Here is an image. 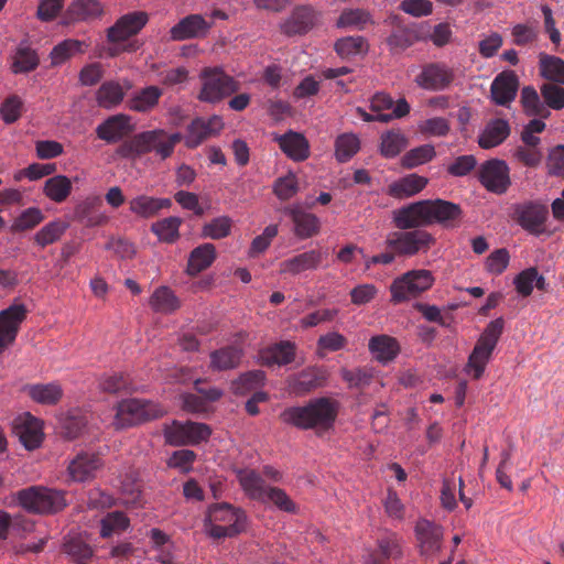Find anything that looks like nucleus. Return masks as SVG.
I'll list each match as a JSON object with an SVG mask.
<instances>
[{"label":"nucleus","instance_id":"obj_37","mask_svg":"<svg viewBox=\"0 0 564 564\" xmlns=\"http://www.w3.org/2000/svg\"><path fill=\"white\" fill-rule=\"evenodd\" d=\"M216 259V248L213 243L206 242L194 248L187 261L186 272L194 276L212 265Z\"/></svg>","mask_w":564,"mask_h":564},{"label":"nucleus","instance_id":"obj_63","mask_svg":"<svg viewBox=\"0 0 564 564\" xmlns=\"http://www.w3.org/2000/svg\"><path fill=\"white\" fill-rule=\"evenodd\" d=\"M232 220L228 216H219L205 224L202 236L214 240L226 238L230 235Z\"/></svg>","mask_w":564,"mask_h":564},{"label":"nucleus","instance_id":"obj_29","mask_svg":"<svg viewBox=\"0 0 564 564\" xmlns=\"http://www.w3.org/2000/svg\"><path fill=\"white\" fill-rule=\"evenodd\" d=\"M296 346L289 340H282L259 351V360L263 366H284L295 358Z\"/></svg>","mask_w":564,"mask_h":564},{"label":"nucleus","instance_id":"obj_22","mask_svg":"<svg viewBox=\"0 0 564 564\" xmlns=\"http://www.w3.org/2000/svg\"><path fill=\"white\" fill-rule=\"evenodd\" d=\"M148 14L143 11H134L122 15L108 30L110 42H121L139 33L148 22Z\"/></svg>","mask_w":564,"mask_h":564},{"label":"nucleus","instance_id":"obj_58","mask_svg":"<svg viewBox=\"0 0 564 564\" xmlns=\"http://www.w3.org/2000/svg\"><path fill=\"white\" fill-rule=\"evenodd\" d=\"M341 58H351L367 52V42L362 36H346L336 41L334 46Z\"/></svg>","mask_w":564,"mask_h":564},{"label":"nucleus","instance_id":"obj_53","mask_svg":"<svg viewBox=\"0 0 564 564\" xmlns=\"http://www.w3.org/2000/svg\"><path fill=\"white\" fill-rule=\"evenodd\" d=\"M359 150L360 140L355 133H341L335 140V158L339 163L348 162Z\"/></svg>","mask_w":564,"mask_h":564},{"label":"nucleus","instance_id":"obj_1","mask_svg":"<svg viewBox=\"0 0 564 564\" xmlns=\"http://www.w3.org/2000/svg\"><path fill=\"white\" fill-rule=\"evenodd\" d=\"M340 404L328 397L310 400L304 405L289 406L280 413L284 424L299 430H312L317 436H323L334 430Z\"/></svg>","mask_w":564,"mask_h":564},{"label":"nucleus","instance_id":"obj_49","mask_svg":"<svg viewBox=\"0 0 564 564\" xmlns=\"http://www.w3.org/2000/svg\"><path fill=\"white\" fill-rule=\"evenodd\" d=\"M72 182L65 175H54L44 183V195L54 203L61 204L67 199L72 193Z\"/></svg>","mask_w":564,"mask_h":564},{"label":"nucleus","instance_id":"obj_32","mask_svg":"<svg viewBox=\"0 0 564 564\" xmlns=\"http://www.w3.org/2000/svg\"><path fill=\"white\" fill-rule=\"evenodd\" d=\"M325 372L319 368L310 367L303 369L289 380V387L297 395L305 394L325 382Z\"/></svg>","mask_w":564,"mask_h":564},{"label":"nucleus","instance_id":"obj_36","mask_svg":"<svg viewBox=\"0 0 564 564\" xmlns=\"http://www.w3.org/2000/svg\"><path fill=\"white\" fill-rule=\"evenodd\" d=\"M40 57L31 45L23 41L21 42L12 56L11 70L14 74H26L37 68Z\"/></svg>","mask_w":564,"mask_h":564},{"label":"nucleus","instance_id":"obj_31","mask_svg":"<svg viewBox=\"0 0 564 564\" xmlns=\"http://www.w3.org/2000/svg\"><path fill=\"white\" fill-rule=\"evenodd\" d=\"M171 198H158L148 195H139L129 202V209L132 214L141 218H152L156 216L160 210L169 209L172 207Z\"/></svg>","mask_w":564,"mask_h":564},{"label":"nucleus","instance_id":"obj_45","mask_svg":"<svg viewBox=\"0 0 564 564\" xmlns=\"http://www.w3.org/2000/svg\"><path fill=\"white\" fill-rule=\"evenodd\" d=\"M87 48L88 44L85 41L66 39L52 48L50 53L51 63L53 66L61 65L68 58L85 53Z\"/></svg>","mask_w":564,"mask_h":564},{"label":"nucleus","instance_id":"obj_61","mask_svg":"<svg viewBox=\"0 0 564 564\" xmlns=\"http://www.w3.org/2000/svg\"><path fill=\"white\" fill-rule=\"evenodd\" d=\"M129 527V519L122 511L109 512L100 521V535L109 538L113 533L124 531Z\"/></svg>","mask_w":564,"mask_h":564},{"label":"nucleus","instance_id":"obj_56","mask_svg":"<svg viewBox=\"0 0 564 564\" xmlns=\"http://www.w3.org/2000/svg\"><path fill=\"white\" fill-rule=\"evenodd\" d=\"M43 212L37 207H29L24 209L11 224L10 231L12 234L23 232L35 228L44 220Z\"/></svg>","mask_w":564,"mask_h":564},{"label":"nucleus","instance_id":"obj_54","mask_svg":"<svg viewBox=\"0 0 564 564\" xmlns=\"http://www.w3.org/2000/svg\"><path fill=\"white\" fill-rule=\"evenodd\" d=\"M265 373L262 370H252L242 373L237 380L232 381L231 390L237 395H245L253 390L263 387Z\"/></svg>","mask_w":564,"mask_h":564},{"label":"nucleus","instance_id":"obj_25","mask_svg":"<svg viewBox=\"0 0 564 564\" xmlns=\"http://www.w3.org/2000/svg\"><path fill=\"white\" fill-rule=\"evenodd\" d=\"M378 553L369 556L368 564H389V560L398 561L403 556V541L394 532H387L377 541Z\"/></svg>","mask_w":564,"mask_h":564},{"label":"nucleus","instance_id":"obj_7","mask_svg":"<svg viewBox=\"0 0 564 564\" xmlns=\"http://www.w3.org/2000/svg\"><path fill=\"white\" fill-rule=\"evenodd\" d=\"M164 409L152 401L144 399H127L117 405L113 425L117 430L155 420L164 414Z\"/></svg>","mask_w":564,"mask_h":564},{"label":"nucleus","instance_id":"obj_30","mask_svg":"<svg viewBox=\"0 0 564 564\" xmlns=\"http://www.w3.org/2000/svg\"><path fill=\"white\" fill-rule=\"evenodd\" d=\"M511 133V127L506 119L489 120L478 137L481 149H491L500 145Z\"/></svg>","mask_w":564,"mask_h":564},{"label":"nucleus","instance_id":"obj_23","mask_svg":"<svg viewBox=\"0 0 564 564\" xmlns=\"http://www.w3.org/2000/svg\"><path fill=\"white\" fill-rule=\"evenodd\" d=\"M133 127L130 117L123 113L110 116L96 128L97 138L107 142L116 143L130 134Z\"/></svg>","mask_w":564,"mask_h":564},{"label":"nucleus","instance_id":"obj_24","mask_svg":"<svg viewBox=\"0 0 564 564\" xmlns=\"http://www.w3.org/2000/svg\"><path fill=\"white\" fill-rule=\"evenodd\" d=\"M284 213L294 224V235L300 239H307L316 236L321 230L319 218L300 205H292L284 209Z\"/></svg>","mask_w":564,"mask_h":564},{"label":"nucleus","instance_id":"obj_38","mask_svg":"<svg viewBox=\"0 0 564 564\" xmlns=\"http://www.w3.org/2000/svg\"><path fill=\"white\" fill-rule=\"evenodd\" d=\"M429 180L417 174H409L388 186V194L395 198H405L420 193Z\"/></svg>","mask_w":564,"mask_h":564},{"label":"nucleus","instance_id":"obj_16","mask_svg":"<svg viewBox=\"0 0 564 564\" xmlns=\"http://www.w3.org/2000/svg\"><path fill=\"white\" fill-rule=\"evenodd\" d=\"M318 15V12L312 6H297L292 10L289 18L280 23V31L286 36L305 34L314 28Z\"/></svg>","mask_w":564,"mask_h":564},{"label":"nucleus","instance_id":"obj_12","mask_svg":"<svg viewBox=\"0 0 564 564\" xmlns=\"http://www.w3.org/2000/svg\"><path fill=\"white\" fill-rule=\"evenodd\" d=\"M454 72L443 63H427L422 66L414 83L422 89L441 91L454 80Z\"/></svg>","mask_w":564,"mask_h":564},{"label":"nucleus","instance_id":"obj_9","mask_svg":"<svg viewBox=\"0 0 564 564\" xmlns=\"http://www.w3.org/2000/svg\"><path fill=\"white\" fill-rule=\"evenodd\" d=\"M433 284V276L430 271H411L395 279L391 286V301L401 303L411 297H415L422 292L429 290Z\"/></svg>","mask_w":564,"mask_h":564},{"label":"nucleus","instance_id":"obj_20","mask_svg":"<svg viewBox=\"0 0 564 564\" xmlns=\"http://www.w3.org/2000/svg\"><path fill=\"white\" fill-rule=\"evenodd\" d=\"M518 88L519 78L517 74L513 70H503L491 83V98L495 104L508 107L514 100Z\"/></svg>","mask_w":564,"mask_h":564},{"label":"nucleus","instance_id":"obj_13","mask_svg":"<svg viewBox=\"0 0 564 564\" xmlns=\"http://www.w3.org/2000/svg\"><path fill=\"white\" fill-rule=\"evenodd\" d=\"M479 181L492 193H506L511 184L507 163L498 159L485 162L479 169Z\"/></svg>","mask_w":564,"mask_h":564},{"label":"nucleus","instance_id":"obj_35","mask_svg":"<svg viewBox=\"0 0 564 564\" xmlns=\"http://www.w3.org/2000/svg\"><path fill=\"white\" fill-rule=\"evenodd\" d=\"M238 480L247 496L260 502H267L268 486L261 475L253 469H242L238 471Z\"/></svg>","mask_w":564,"mask_h":564},{"label":"nucleus","instance_id":"obj_40","mask_svg":"<svg viewBox=\"0 0 564 564\" xmlns=\"http://www.w3.org/2000/svg\"><path fill=\"white\" fill-rule=\"evenodd\" d=\"M24 390L34 402L44 405H54L63 397V389L56 382L29 384Z\"/></svg>","mask_w":564,"mask_h":564},{"label":"nucleus","instance_id":"obj_5","mask_svg":"<svg viewBox=\"0 0 564 564\" xmlns=\"http://www.w3.org/2000/svg\"><path fill=\"white\" fill-rule=\"evenodd\" d=\"M199 79L202 88L197 98L208 104H217L240 89L239 82L220 67H205Z\"/></svg>","mask_w":564,"mask_h":564},{"label":"nucleus","instance_id":"obj_33","mask_svg":"<svg viewBox=\"0 0 564 564\" xmlns=\"http://www.w3.org/2000/svg\"><path fill=\"white\" fill-rule=\"evenodd\" d=\"M321 262V251L310 250L282 261L280 263V272L296 275L306 270L317 269Z\"/></svg>","mask_w":564,"mask_h":564},{"label":"nucleus","instance_id":"obj_19","mask_svg":"<svg viewBox=\"0 0 564 564\" xmlns=\"http://www.w3.org/2000/svg\"><path fill=\"white\" fill-rule=\"evenodd\" d=\"M213 26L212 21H207L200 14H189L181 19L171 30L170 36L173 41H185L189 39L205 37Z\"/></svg>","mask_w":564,"mask_h":564},{"label":"nucleus","instance_id":"obj_14","mask_svg":"<svg viewBox=\"0 0 564 564\" xmlns=\"http://www.w3.org/2000/svg\"><path fill=\"white\" fill-rule=\"evenodd\" d=\"M392 220L395 228L401 230H415L430 226L426 199L393 210Z\"/></svg>","mask_w":564,"mask_h":564},{"label":"nucleus","instance_id":"obj_18","mask_svg":"<svg viewBox=\"0 0 564 564\" xmlns=\"http://www.w3.org/2000/svg\"><path fill=\"white\" fill-rule=\"evenodd\" d=\"M13 431L29 451L37 448L43 441L42 422L29 412L14 419Z\"/></svg>","mask_w":564,"mask_h":564},{"label":"nucleus","instance_id":"obj_27","mask_svg":"<svg viewBox=\"0 0 564 564\" xmlns=\"http://www.w3.org/2000/svg\"><path fill=\"white\" fill-rule=\"evenodd\" d=\"M282 152L293 161L302 162L310 156V144L306 138L294 131H289L274 139Z\"/></svg>","mask_w":564,"mask_h":564},{"label":"nucleus","instance_id":"obj_44","mask_svg":"<svg viewBox=\"0 0 564 564\" xmlns=\"http://www.w3.org/2000/svg\"><path fill=\"white\" fill-rule=\"evenodd\" d=\"M150 307L161 314H172L181 307V301L169 286H159L149 300Z\"/></svg>","mask_w":564,"mask_h":564},{"label":"nucleus","instance_id":"obj_55","mask_svg":"<svg viewBox=\"0 0 564 564\" xmlns=\"http://www.w3.org/2000/svg\"><path fill=\"white\" fill-rule=\"evenodd\" d=\"M64 552L78 564H86L94 554L91 546L80 535L69 536L64 543Z\"/></svg>","mask_w":564,"mask_h":564},{"label":"nucleus","instance_id":"obj_4","mask_svg":"<svg viewBox=\"0 0 564 564\" xmlns=\"http://www.w3.org/2000/svg\"><path fill=\"white\" fill-rule=\"evenodd\" d=\"M65 491L44 486H30L15 494L19 505L26 511L37 514H53L66 506Z\"/></svg>","mask_w":564,"mask_h":564},{"label":"nucleus","instance_id":"obj_15","mask_svg":"<svg viewBox=\"0 0 564 564\" xmlns=\"http://www.w3.org/2000/svg\"><path fill=\"white\" fill-rule=\"evenodd\" d=\"M102 465V458L98 454L80 452L69 460L67 475L74 482L90 481L96 477Z\"/></svg>","mask_w":564,"mask_h":564},{"label":"nucleus","instance_id":"obj_64","mask_svg":"<svg viewBox=\"0 0 564 564\" xmlns=\"http://www.w3.org/2000/svg\"><path fill=\"white\" fill-rule=\"evenodd\" d=\"M541 96L544 102L554 110L564 108V88L554 83H545L541 86Z\"/></svg>","mask_w":564,"mask_h":564},{"label":"nucleus","instance_id":"obj_43","mask_svg":"<svg viewBox=\"0 0 564 564\" xmlns=\"http://www.w3.org/2000/svg\"><path fill=\"white\" fill-rule=\"evenodd\" d=\"M183 219L177 216H170L160 219L151 225V232L155 235L160 242L173 245L180 237V227Z\"/></svg>","mask_w":564,"mask_h":564},{"label":"nucleus","instance_id":"obj_60","mask_svg":"<svg viewBox=\"0 0 564 564\" xmlns=\"http://www.w3.org/2000/svg\"><path fill=\"white\" fill-rule=\"evenodd\" d=\"M521 104L524 112L529 116H541L546 118L550 115L541 102L538 91L532 86H524L522 88Z\"/></svg>","mask_w":564,"mask_h":564},{"label":"nucleus","instance_id":"obj_57","mask_svg":"<svg viewBox=\"0 0 564 564\" xmlns=\"http://www.w3.org/2000/svg\"><path fill=\"white\" fill-rule=\"evenodd\" d=\"M67 227V224L59 219L50 221L35 234L34 241L41 248H45L58 241Z\"/></svg>","mask_w":564,"mask_h":564},{"label":"nucleus","instance_id":"obj_6","mask_svg":"<svg viewBox=\"0 0 564 564\" xmlns=\"http://www.w3.org/2000/svg\"><path fill=\"white\" fill-rule=\"evenodd\" d=\"M436 242L435 237L424 230H397L387 235L384 243L389 250H395L399 257L411 258L426 253Z\"/></svg>","mask_w":564,"mask_h":564},{"label":"nucleus","instance_id":"obj_50","mask_svg":"<svg viewBox=\"0 0 564 564\" xmlns=\"http://www.w3.org/2000/svg\"><path fill=\"white\" fill-rule=\"evenodd\" d=\"M124 91L118 82L108 80L100 85L96 91V101L99 107L112 109L121 104Z\"/></svg>","mask_w":564,"mask_h":564},{"label":"nucleus","instance_id":"obj_59","mask_svg":"<svg viewBox=\"0 0 564 564\" xmlns=\"http://www.w3.org/2000/svg\"><path fill=\"white\" fill-rule=\"evenodd\" d=\"M435 155V148L432 144H423L408 151L402 156L401 163L405 169H413L432 161Z\"/></svg>","mask_w":564,"mask_h":564},{"label":"nucleus","instance_id":"obj_11","mask_svg":"<svg viewBox=\"0 0 564 564\" xmlns=\"http://www.w3.org/2000/svg\"><path fill=\"white\" fill-rule=\"evenodd\" d=\"M28 313L23 303H13L0 311V355L15 341Z\"/></svg>","mask_w":564,"mask_h":564},{"label":"nucleus","instance_id":"obj_52","mask_svg":"<svg viewBox=\"0 0 564 564\" xmlns=\"http://www.w3.org/2000/svg\"><path fill=\"white\" fill-rule=\"evenodd\" d=\"M369 349L380 361L392 360L399 351L397 340L388 335L375 336L369 340Z\"/></svg>","mask_w":564,"mask_h":564},{"label":"nucleus","instance_id":"obj_28","mask_svg":"<svg viewBox=\"0 0 564 564\" xmlns=\"http://www.w3.org/2000/svg\"><path fill=\"white\" fill-rule=\"evenodd\" d=\"M101 12V4L97 0H76L64 12L62 23L69 25L79 21H87L99 17Z\"/></svg>","mask_w":564,"mask_h":564},{"label":"nucleus","instance_id":"obj_41","mask_svg":"<svg viewBox=\"0 0 564 564\" xmlns=\"http://www.w3.org/2000/svg\"><path fill=\"white\" fill-rule=\"evenodd\" d=\"M162 95L163 90L158 86H148L129 98L127 105L132 111L149 112L158 106Z\"/></svg>","mask_w":564,"mask_h":564},{"label":"nucleus","instance_id":"obj_48","mask_svg":"<svg viewBox=\"0 0 564 564\" xmlns=\"http://www.w3.org/2000/svg\"><path fill=\"white\" fill-rule=\"evenodd\" d=\"M495 348L481 345V343L477 341L471 354L468 357V362L466 365V372L470 375L474 379H479L489 362L492 351Z\"/></svg>","mask_w":564,"mask_h":564},{"label":"nucleus","instance_id":"obj_8","mask_svg":"<svg viewBox=\"0 0 564 564\" xmlns=\"http://www.w3.org/2000/svg\"><path fill=\"white\" fill-rule=\"evenodd\" d=\"M511 218L527 232L540 236L545 232L549 208L540 200H525L512 206Z\"/></svg>","mask_w":564,"mask_h":564},{"label":"nucleus","instance_id":"obj_17","mask_svg":"<svg viewBox=\"0 0 564 564\" xmlns=\"http://www.w3.org/2000/svg\"><path fill=\"white\" fill-rule=\"evenodd\" d=\"M429 225L438 224L445 228H455L462 220L463 210L458 204L436 198L426 199Z\"/></svg>","mask_w":564,"mask_h":564},{"label":"nucleus","instance_id":"obj_10","mask_svg":"<svg viewBox=\"0 0 564 564\" xmlns=\"http://www.w3.org/2000/svg\"><path fill=\"white\" fill-rule=\"evenodd\" d=\"M163 433L167 444L182 446L188 444L195 445L206 441L209 437L212 430L205 423L191 421L181 423L178 421H173L170 425L164 426Z\"/></svg>","mask_w":564,"mask_h":564},{"label":"nucleus","instance_id":"obj_3","mask_svg":"<svg viewBox=\"0 0 564 564\" xmlns=\"http://www.w3.org/2000/svg\"><path fill=\"white\" fill-rule=\"evenodd\" d=\"M204 522L212 538H232L245 531L247 516L243 510L230 503L220 502L208 507Z\"/></svg>","mask_w":564,"mask_h":564},{"label":"nucleus","instance_id":"obj_34","mask_svg":"<svg viewBox=\"0 0 564 564\" xmlns=\"http://www.w3.org/2000/svg\"><path fill=\"white\" fill-rule=\"evenodd\" d=\"M203 380L195 381V390L200 394L187 393L183 395V408L186 411L200 413L206 410V402H214L221 398L223 391L218 388L204 389L200 387Z\"/></svg>","mask_w":564,"mask_h":564},{"label":"nucleus","instance_id":"obj_51","mask_svg":"<svg viewBox=\"0 0 564 564\" xmlns=\"http://www.w3.org/2000/svg\"><path fill=\"white\" fill-rule=\"evenodd\" d=\"M380 153L387 159L399 155L408 147V138L399 129H392L381 134Z\"/></svg>","mask_w":564,"mask_h":564},{"label":"nucleus","instance_id":"obj_42","mask_svg":"<svg viewBox=\"0 0 564 564\" xmlns=\"http://www.w3.org/2000/svg\"><path fill=\"white\" fill-rule=\"evenodd\" d=\"M242 356L243 350L238 346L231 345L219 348L210 354V367L218 371L237 368Z\"/></svg>","mask_w":564,"mask_h":564},{"label":"nucleus","instance_id":"obj_2","mask_svg":"<svg viewBox=\"0 0 564 564\" xmlns=\"http://www.w3.org/2000/svg\"><path fill=\"white\" fill-rule=\"evenodd\" d=\"M182 140L183 134L180 132L171 133L164 129L147 130L123 141L116 153L120 158L130 160L154 153L161 161H165L173 155L175 147Z\"/></svg>","mask_w":564,"mask_h":564},{"label":"nucleus","instance_id":"obj_47","mask_svg":"<svg viewBox=\"0 0 564 564\" xmlns=\"http://www.w3.org/2000/svg\"><path fill=\"white\" fill-rule=\"evenodd\" d=\"M539 70L540 75L550 83L564 85V61L561 57L541 53Z\"/></svg>","mask_w":564,"mask_h":564},{"label":"nucleus","instance_id":"obj_26","mask_svg":"<svg viewBox=\"0 0 564 564\" xmlns=\"http://www.w3.org/2000/svg\"><path fill=\"white\" fill-rule=\"evenodd\" d=\"M102 200L99 196H89L78 203L74 209L75 219L85 227H97L108 223V217L100 212Z\"/></svg>","mask_w":564,"mask_h":564},{"label":"nucleus","instance_id":"obj_21","mask_svg":"<svg viewBox=\"0 0 564 564\" xmlns=\"http://www.w3.org/2000/svg\"><path fill=\"white\" fill-rule=\"evenodd\" d=\"M415 536L422 555L430 556L441 550L443 530L434 522L420 519L415 524Z\"/></svg>","mask_w":564,"mask_h":564},{"label":"nucleus","instance_id":"obj_39","mask_svg":"<svg viewBox=\"0 0 564 564\" xmlns=\"http://www.w3.org/2000/svg\"><path fill=\"white\" fill-rule=\"evenodd\" d=\"M210 123H216L218 128H223V121L217 116L210 118L208 121L200 118L194 119L187 128L185 145L188 149H194L209 138L212 135Z\"/></svg>","mask_w":564,"mask_h":564},{"label":"nucleus","instance_id":"obj_46","mask_svg":"<svg viewBox=\"0 0 564 564\" xmlns=\"http://www.w3.org/2000/svg\"><path fill=\"white\" fill-rule=\"evenodd\" d=\"M367 24H375L371 13L361 8H346L337 19L336 26L339 29L364 30Z\"/></svg>","mask_w":564,"mask_h":564},{"label":"nucleus","instance_id":"obj_62","mask_svg":"<svg viewBox=\"0 0 564 564\" xmlns=\"http://www.w3.org/2000/svg\"><path fill=\"white\" fill-rule=\"evenodd\" d=\"M348 339L338 332H328L318 337L316 343L317 355L324 357L328 352H335L344 349Z\"/></svg>","mask_w":564,"mask_h":564}]
</instances>
